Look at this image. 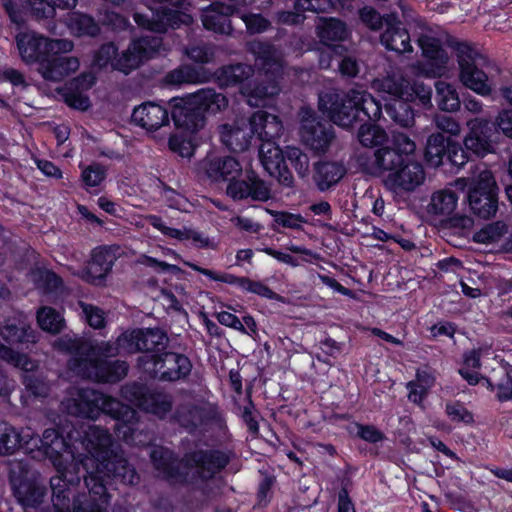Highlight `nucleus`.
<instances>
[{
    "label": "nucleus",
    "instance_id": "obj_4",
    "mask_svg": "<svg viewBox=\"0 0 512 512\" xmlns=\"http://www.w3.org/2000/svg\"><path fill=\"white\" fill-rule=\"evenodd\" d=\"M53 347L61 352L71 354L68 362L69 370L74 374L96 382L114 383L123 379L128 372L125 361H105L102 357H112L118 354V345L102 342L93 345L91 342L76 334H65L53 342Z\"/></svg>",
    "mask_w": 512,
    "mask_h": 512
},
{
    "label": "nucleus",
    "instance_id": "obj_22",
    "mask_svg": "<svg viewBox=\"0 0 512 512\" xmlns=\"http://www.w3.org/2000/svg\"><path fill=\"white\" fill-rule=\"evenodd\" d=\"M275 138L260 139L263 143L259 149V157L265 171L285 187H292L294 178L285 165L284 153L274 143Z\"/></svg>",
    "mask_w": 512,
    "mask_h": 512
},
{
    "label": "nucleus",
    "instance_id": "obj_6",
    "mask_svg": "<svg viewBox=\"0 0 512 512\" xmlns=\"http://www.w3.org/2000/svg\"><path fill=\"white\" fill-rule=\"evenodd\" d=\"M319 109L334 124L349 128L362 112L368 120L380 119L382 109L380 103L366 90L351 89L346 93L336 90L319 95Z\"/></svg>",
    "mask_w": 512,
    "mask_h": 512
},
{
    "label": "nucleus",
    "instance_id": "obj_48",
    "mask_svg": "<svg viewBox=\"0 0 512 512\" xmlns=\"http://www.w3.org/2000/svg\"><path fill=\"white\" fill-rule=\"evenodd\" d=\"M506 233V225L502 222H494L485 225L473 235V240L480 244H493L500 241Z\"/></svg>",
    "mask_w": 512,
    "mask_h": 512
},
{
    "label": "nucleus",
    "instance_id": "obj_44",
    "mask_svg": "<svg viewBox=\"0 0 512 512\" xmlns=\"http://www.w3.org/2000/svg\"><path fill=\"white\" fill-rule=\"evenodd\" d=\"M0 359L24 371H33L37 364L26 354L19 353L0 341Z\"/></svg>",
    "mask_w": 512,
    "mask_h": 512
},
{
    "label": "nucleus",
    "instance_id": "obj_47",
    "mask_svg": "<svg viewBox=\"0 0 512 512\" xmlns=\"http://www.w3.org/2000/svg\"><path fill=\"white\" fill-rule=\"evenodd\" d=\"M358 139L363 146L374 147L388 141L384 129L374 124H363L358 131Z\"/></svg>",
    "mask_w": 512,
    "mask_h": 512
},
{
    "label": "nucleus",
    "instance_id": "obj_37",
    "mask_svg": "<svg viewBox=\"0 0 512 512\" xmlns=\"http://www.w3.org/2000/svg\"><path fill=\"white\" fill-rule=\"evenodd\" d=\"M27 279L43 294L54 292L62 286V279L58 275L40 266L32 268Z\"/></svg>",
    "mask_w": 512,
    "mask_h": 512
},
{
    "label": "nucleus",
    "instance_id": "obj_21",
    "mask_svg": "<svg viewBox=\"0 0 512 512\" xmlns=\"http://www.w3.org/2000/svg\"><path fill=\"white\" fill-rule=\"evenodd\" d=\"M116 260V254L112 247H97L92 251L91 261L87 267L75 270L68 267L73 275L78 276L82 280L94 284H101L112 269Z\"/></svg>",
    "mask_w": 512,
    "mask_h": 512
},
{
    "label": "nucleus",
    "instance_id": "obj_59",
    "mask_svg": "<svg viewBox=\"0 0 512 512\" xmlns=\"http://www.w3.org/2000/svg\"><path fill=\"white\" fill-rule=\"evenodd\" d=\"M169 147L173 152L178 153L181 157L189 158L194 153V146L191 140L181 135H172L169 138Z\"/></svg>",
    "mask_w": 512,
    "mask_h": 512
},
{
    "label": "nucleus",
    "instance_id": "obj_29",
    "mask_svg": "<svg viewBox=\"0 0 512 512\" xmlns=\"http://www.w3.org/2000/svg\"><path fill=\"white\" fill-rule=\"evenodd\" d=\"M52 55L41 61L38 73L46 81L60 82L75 73L80 67V61L75 56Z\"/></svg>",
    "mask_w": 512,
    "mask_h": 512
},
{
    "label": "nucleus",
    "instance_id": "obj_26",
    "mask_svg": "<svg viewBox=\"0 0 512 512\" xmlns=\"http://www.w3.org/2000/svg\"><path fill=\"white\" fill-rule=\"evenodd\" d=\"M0 336L7 343L15 345L34 344L38 341L37 333L20 313L0 321Z\"/></svg>",
    "mask_w": 512,
    "mask_h": 512
},
{
    "label": "nucleus",
    "instance_id": "obj_20",
    "mask_svg": "<svg viewBox=\"0 0 512 512\" xmlns=\"http://www.w3.org/2000/svg\"><path fill=\"white\" fill-rule=\"evenodd\" d=\"M226 194L234 200L266 202L271 198V189L254 171H247L244 178L229 181Z\"/></svg>",
    "mask_w": 512,
    "mask_h": 512
},
{
    "label": "nucleus",
    "instance_id": "obj_53",
    "mask_svg": "<svg viewBox=\"0 0 512 512\" xmlns=\"http://www.w3.org/2000/svg\"><path fill=\"white\" fill-rule=\"evenodd\" d=\"M276 224L290 229H301L307 221L300 214H293L286 211H270Z\"/></svg>",
    "mask_w": 512,
    "mask_h": 512
},
{
    "label": "nucleus",
    "instance_id": "obj_60",
    "mask_svg": "<svg viewBox=\"0 0 512 512\" xmlns=\"http://www.w3.org/2000/svg\"><path fill=\"white\" fill-rule=\"evenodd\" d=\"M160 195L168 207L177 210L185 209L187 199L183 195L176 192L174 189L163 185Z\"/></svg>",
    "mask_w": 512,
    "mask_h": 512
},
{
    "label": "nucleus",
    "instance_id": "obj_61",
    "mask_svg": "<svg viewBox=\"0 0 512 512\" xmlns=\"http://www.w3.org/2000/svg\"><path fill=\"white\" fill-rule=\"evenodd\" d=\"M434 123L437 129L452 136H458L461 132L460 124L451 116L436 115Z\"/></svg>",
    "mask_w": 512,
    "mask_h": 512
},
{
    "label": "nucleus",
    "instance_id": "obj_24",
    "mask_svg": "<svg viewBox=\"0 0 512 512\" xmlns=\"http://www.w3.org/2000/svg\"><path fill=\"white\" fill-rule=\"evenodd\" d=\"M199 172L212 182L230 181L242 173V166L234 157L207 154L199 163Z\"/></svg>",
    "mask_w": 512,
    "mask_h": 512
},
{
    "label": "nucleus",
    "instance_id": "obj_28",
    "mask_svg": "<svg viewBox=\"0 0 512 512\" xmlns=\"http://www.w3.org/2000/svg\"><path fill=\"white\" fill-rule=\"evenodd\" d=\"M469 132L464 138L465 148L477 156H485L493 151L491 140V128L489 121L482 118H474L467 122Z\"/></svg>",
    "mask_w": 512,
    "mask_h": 512
},
{
    "label": "nucleus",
    "instance_id": "obj_13",
    "mask_svg": "<svg viewBox=\"0 0 512 512\" xmlns=\"http://www.w3.org/2000/svg\"><path fill=\"white\" fill-rule=\"evenodd\" d=\"M138 365L149 377L170 382L186 378L192 369L190 359L175 352L142 355Z\"/></svg>",
    "mask_w": 512,
    "mask_h": 512
},
{
    "label": "nucleus",
    "instance_id": "obj_31",
    "mask_svg": "<svg viewBox=\"0 0 512 512\" xmlns=\"http://www.w3.org/2000/svg\"><path fill=\"white\" fill-rule=\"evenodd\" d=\"M237 13L238 11L231 5L213 3L203 9L201 19L203 26L207 30L219 34H230L232 32L230 16L233 14L237 15Z\"/></svg>",
    "mask_w": 512,
    "mask_h": 512
},
{
    "label": "nucleus",
    "instance_id": "obj_32",
    "mask_svg": "<svg viewBox=\"0 0 512 512\" xmlns=\"http://www.w3.org/2000/svg\"><path fill=\"white\" fill-rule=\"evenodd\" d=\"M31 437V428L17 429L7 422L0 423V455L14 454L17 450L26 451V442Z\"/></svg>",
    "mask_w": 512,
    "mask_h": 512
},
{
    "label": "nucleus",
    "instance_id": "obj_51",
    "mask_svg": "<svg viewBox=\"0 0 512 512\" xmlns=\"http://www.w3.org/2000/svg\"><path fill=\"white\" fill-rule=\"evenodd\" d=\"M184 264L187 265L188 267H190L191 269H193L194 271L201 273L202 275L208 277L209 279H211L213 281L236 285L241 289L243 287L242 281L245 280V277H237L235 275L228 274V273L218 274L210 269L202 268V267H200L194 263H191V262H184Z\"/></svg>",
    "mask_w": 512,
    "mask_h": 512
},
{
    "label": "nucleus",
    "instance_id": "obj_62",
    "mask_svg": "<svg viewBox=\"0 0 512 512\" xmlns=\"http://www.w3.org/2000/svg\"><path fill=\"white\" fill-rule=\"evenodd\" d=\"M243 287L242 290L257 294L261 297L267 298V299H275L276 293L271 290L267 285L260 281H253L249 278H245L244 281H242Z\"/></svg>",
    "mask_w": 512,
    "mask_h": 512
},
{
    "label": "nucleus",
    "instance_id": "obj_15",
    "mask_svg": "<svg viewBox=\"0 0 512 512\" xmlns=\"http://www.w3.org/2000/svg\"><path fill=\"white\" fill-rule=\"evenodd\" d=\"M475 173L469 185V206L474 214L488 219L496 214L498 208L496 182L492 172L484 165H477Z\"/></svg>",
    "mask_w": 512,
    "mask_h": 512
},
{
    "label": "nucleus",
    "instance_id": "obj_34",
    "mask_svg": "<svg viewBox=\"0 0 512 512\" xmlns=\"http://www.w3.org/2000/svg\"><path fill=\"white\" fill-rule=\"evenodd\" d=\"M317 36L325 46H333V42H340L347 38L346 24L336 18H321L316 26Z\"/></svg>",
    "mask_w": 512,
    "mask_h": 512
},
{
    "label": "nucleus",
    "instance_id": "obj_52",
    "mask_svg": "<svg viewBox=\"0 0 512 512\" xmlns=\"http://www.w3.org/2000/svg\"><path fill=\"white\" fill-rule=\"evenodd\" d=\"M407 101H415L418 99L423 106L431 105L432 89L431 86L425 85L423 82L414 81L412 84L409 82L407 86Z\"/></svg>",
    "mask_w": 512,
    "mask_h": 512
},
{
    "label": "nucleus",
    "instance_id": "obj_64",
    "mask_svg": "<svg viewBox=\"0 0 512 512\" xmlns=\"http://www.w3.org/2000/svg\"><path fill=\"white\" fill-rule=\"evenodd\" d=\"M495 126L506 137L512 138V110H501L495 119Z\"/></svg>",
    "mask_w": 512,
    "mask_h": 512
},
{
    "label": "nucleus",
    "instance_id": "obj_38",
    "mask_svg": "<svg viewBox=\"0 0 512 512\" xmlns=\"http://www.w3.org/2000/svg\"><path fill=\"white\" fill-rule=\"evenodd\" d=\"M66 26L72 35L78 37H95L100 33L99 24L94 18L80 12L69 14L66 19Z\"/></svg>",
    "mask_w": 512,
    "mask_h": 512
},
{
    "label": "nucleus",
    "instance_id": "obj_35",
    "mask_svg": "<svg viewBox=\"0 0 512 512\" xmlns=\"http://www.w3.org/2000/svg\"><path fill=\"white\" fill-rule=\"evenodd\" d=\"M418 44L423 56L432 62L438 73H441L448 62V55L441 47L440 40L431 35L422 34L418 39Z\"/></svg>",
    "mask_w": 512,
    "mask_h": 512
},
{
    "label": "nucleus",
    "instance_id": "obj_18",
    "mask_svg": "<svg viewBox=\"0 0 512 512\" xmlns=\"http://www.w3.org/2000/svg\"><path fill=\"white\" fill-rule=\"evenodd\" d=\"M167 343L166 334L158 328L135 329L125 331L118 337V345L128 353L144 352L160 354Z\"/></svg>",
    "mask_w": 512,
    "mask_h": 512
},
{
    "label": "nucleus",
    "instance_id": "obj_27",
    "mask_svg": "<svg viewBox=\"0 0 512 512\" xmlns=\"http://www.w3.org/2000/svg\"><path fill=\"white\" fill-rule=\"evenodd\" d=\"M380 41L386 49L399 54L413 51L409 32L393 13L385 17V30L381 34Z\"/></svg>",
    "mask_w": 512,
    "mask_h": 512
},
{
    "label": "nucleus",
    "instance_id": "obj_63",
    "mask_svg": "<svg viewBox=\"0 0 512 512\" xmlns=\"http://www.w3.org/2000/svg\"><path fill=\"white\" fill-rule=\"evenodd\" d=\"M32 14L39 18H52L55 15L54 5L50 0H30Z\"/></svg>",
    "mask_w": 512,
    "mask_h": 512
},
{
    "label": "nucleus",
    "instance_id": "obj_25",
    "mask_svg": "<svg viewBox=\"0 0 512 512\" xmlns=\"http://www.w3.org/2000/svg\"><path fill=\"white\" fill-rule=\"evenodd\" d=\"M147 222L164 236L176 239L180 242L190 241L191 244L199 249L214 248V243L208 236L191 227H182L180 229L169 227L164 220L157 215L146 216Z\"/></svg>",
    "mask_w": 512,
    "mask_h": 512
},
{
    "label": "nucleus",
    "instance_id": "obj_12",
    "mask_svg": "<svg viewBox=\"0 0 512 512\" xmlns=\"http://www.w3.org/2000/svg\"><path fill=\"white\" fill-rule=\"evenodd\" d=\"M16 44L21 59L26 64L38 63L52 55L67 54L74 49L69 39H53L34 31L21 32L16 35Z\"/></svg>",
    "mask_w": 512,
    "mask_h": 512
},
{
    "label": "nucleus",
    "instance_id": "obj_33",
    "mask_svg": "<svg viewBox=\"0 0 512 512\" xmlns=\"http://www.w3.org/2000/svg\"><path fill=\"white\" fill-rule=\"evenodd\" d=\"M345 174L346 168L342 163L324 161L315 165L313 180L317 188L324 192L336 185Z\"/></svg>",
    "mask_w": 512,
    "mask_h": 512
},
{
    "label": "nucleus",
    "instance_id": "obj_7",
    "mask_svg": "<svg viewBox=\"0 0 512 512\" xmlns=\"http://www.w3.org/2000/svg\"><path fill=\"white\" fill-rule=\"evenodd\" d=\"M171 106V118L175 125L195 133L205 124L204 114L223 111L228 106V100L224 94L204 88L182 98H172Z\"/></svg>",
    "mask_w": 512,
    "mask_h": 512
},
{
    "label": "nucleus",
    "instance_id": "obj_17",
    "mask_svg": "<svg viewBox=\"0 0 512 512\" xmlns=\"http://www.w3.org/2000/svg\"><path fill=\"white\" fill-rule=\"evenodd\" d=\"M122 397L145 412L164 418L172 409V398L169 394L151 390L141 384L125 385L121 389Z\"/></svg>",
    "mask_w": 512,
    "mask_h": 512
},
{
    "label": "nucleus",
    "instance_id": "obj_10",
    "mask_svg": "<svg viewBox=\"0 0 512 512\" xmlns=\"http://www.w3.org/2000/svg\"><path fill=\"white\" fill-rule=\"evenodd\" d=\"M108 471L104 467L95 466V469L88 470V473L81 475L84 479L88 494H81L74 498L72 509L68 512H110V494L108 487L111 482H120L125 485H134L138 483L139 477L134 483H126L112 474L107 475Z\"/></svg>",
    "mask_w": 512,
    "mask_h": 512
},
{
    "label": "nucleus",
    "instance_id": "obj_8",
    "mask_svg": "<svg viewBox=\"0 0 512 512\" xmlns=\"http://www.w3.org/2000/svg\"><path fill=\"white\" fill-rule=\"evenodd\" d=\"M283 125L278 116L259 110L248 119L238 120L233 124L220 127L221 142L233 152H242L249 148L253 136L258 139L277 138L281 135Z\"/></svg>",
    "mask_w": 512,
    "mask_h": 512
},
{
    "label": "nucleus",
    "instance_id": "obj_14",
    "mask_svg": "<svg viewBox=\"0 0 512 512\" xmlns=\"http://www.w3.org/2000/svg\"><path fill=\"white\" fill-rule=\"evenodd\" d=\"M388 142L389 145L375 150L367 163H361L370 174L380 175L383 172H394L416 149L415 142L404 133H393Z\"/></svg>",
    "mask_w": 512,
    "mask_h": 512
},
{
    "label": "nucleus",
    "instance_id": "obj_19",
    "mask_svg": "<svg viewBox=\"0 0 512 512\" xmlns=\"http://www.w3.org/2000/svg\"><path fill=\"white\" fill-rule=\"evenodd\" d=\"M301 139L306 146L315 152H325L334 139V131L331 125H325L318 121L315 112L309 107H302Z\"/></svg>",
    "mask_w": 512,
    "mask_h": 512
},
{
    "label": "nucleus",
    "instance_id": "obj_57",
    "mask_svg": "<svg viewBox=\"0 0 512 512\" xmlns=\"http://www.w3.org/2000/svg\"><path fill=\"white\" fill-rule=\"evenodd\" d=\"M359 17L366 27L373 31H378L385 24L386 15L381 16L374 8L366 6L359 10Z\"/></svg>",
    "mask_w": 512,
    "mask_h": 512
},
{
    "label": "nucleus",
    "instance_id": "obj_43",
    "mask_svg": "<svg viewBox=\"0 0 512 512\" xmlns=\"http://www.w3.org/2000/svg\"><path fill=\"white\" fill-rule=\"evenodd\" d=\"M407 100H394L386 104L385 111L388 116L402 127H410L414 124V113Z\"/></svg>",
    "mask_w": 512,
    "mask_h": 512
},
{
    "label": "nucleus",
    "instance_id": "obj_23",
    "mask_svg": "<svg viewBox=\"0 0 512 512\" xmlns=\"http://www.w3.org/2000/svg\"><path fill=\"white\" fill-rule=\"evenodd\" d=\"M425 178L426 174L423 166L417 161L408 160L406 157L404 164L388 174L385 185L395 192H411L421 186Z\"/></svg>",
    "mask_w": 512,
    "mask_h": 512
},
{
    "label": "nucleus",
    "instance_id": "obj_56",
    "mask_svg": "<svg viewBox=\"0 0 512 512\" xmlns=\"http://www.w3.org/2000/svg\"><path fill=\"white\" fill-rule=\"evenodd\" d=\"M106 177L105 168L97 163L87 166L82 171V180L88 187H96L100 185Z\"/></svg>",
    "mask_w": 512,
    "mask_h": 512
},
{
    "label": "nucleus",
    "instance_id": "obj_36",
    "mask_svg": "<svg viewBox=\"0 0 512 512\" xmlns=\"http://www.w3.org/2000/svg\"><path fill=\"white\" fill-rule=\"evenodd\" d=\"M457 203L458 195L454 191L450 189H442L431 195L427 208L429 214L447 217L455 211Z\"/></svg>",
    "mask_w": 512,
    "mask_h": 512
},
{
    "label": "nucleus",
    "instance_id": "obj_40",
    "mask_svg": "<svg viewBox=\"0 0 512 512\" xmlns=\"http://www.w3.org/2000/svg\"><path fill=\"white\" fill-rule=\"evenodd\" d=\"M436 102L440 110L454 112L460 108V99L456 88L447 82L437 81L435 83Z\"/></svg>",
    "mask_w": 512,
    "mask_h": 512
},
{
    "label": "nucleus",
    "instance_id": "obj_49",
    "mask_svg": "<svg viewBox=\"0 0 512 512\" xmlns=\"http://www.w3.org/2000/svg\"><path fill=\"white\" fill-rule=\"evenodd\" d=\"M237 16L244 22L247 33L250 35L264 33L271 26V22L259 13L238 11Z\"/></svg>",
    "mask_w": 512,
    "mask_h": 512
},
{
    "label": "nucleus",
    "instance_id": "obj_42",
    "mask_svg": "<svg viewBox=\"0 0 512 512\" xmlns=\"http://www.w3.org/2000/svg\"><path fill=\"white\" fill-rule=\"evenodd\" d=\"M37 323L39 327L49 333L58 334L65 326L63 316L52 307H41L37 311Z\"/></svg>",
    "mask_w": 512,
    "mask_h": 512
},
{
    "label": "nucleus",
    "instance_id": "obj_41",
    "mask_svg": "<svg viewBox=\"0 0 512 512\" xmlns=\"http://www.w3.org/2000/svg\"><path fill=\"white\" fill-rule=\"evenodd\" d=\"M446 139L441 133L431 134L426 143L425 160L431 167H439L448 153Z\"/></svg>",
    "mask_w": 512,
    "mask_h": 512
},
{
    "label": "nucleus",
    "instance_id": "obj_9",
    "mask_svg": "<svg viewBox=\"0 0 512 512\" xmlns=\"http://www.w3.org/2000/svg\"><path fill=\"white\" fill-rule=\"evenodd\" d=\"M162 48V38L158 36H144L133 40L129 47L117 57L118 48L112 43L103 44L94 54L93 65L103 69L111 67L113 70L129 74L139 65L159 53Z\"/></svg>",
    "mask_w": 512,
    "mask_h": 512
},
{
    "label": "nucleus",
    "instance_id": "obj_30",
    "mask_svg": "<svg viewBox=\"0 0 512 512\" xmlns=\"http://www.w3.org/2000/svg\"><path fill=\"white\" fill-rule=\"evenodd\" d=\"M132 121L147 131H156L169 124L168 110L155 102H145L134 108Z\"/></svg>",
    "mask_w": 512,
    "mask_h": 512
},
{
    "label": "nucleus",
    "instance_id": "obj_39",
    "mask_svg": "<svg viewBox=\"0 0 512 512\" xmlns=\"http://www.w3.org/2000/svg\"><path fill=\"white\" fill-rule=\"evenodd\" d=\"M408 83L401 75L393 74L374 81L373 87L393 96L394 100H405Z\"/></svg>",
    "mask_w": 512,
    "mask_h": 512
},
{
    "label": "nucleus",
    "instance_id": "obj_5",
    "mask_svg": "<svg viewBox=\"0 0 512 512\" xmlns=\"http://www.w3.org/2000/svg\"><path fill=\"white\" fill-rule=\"evenodd\" d=\"M150 457L159 476L174 482L194 483V480L204 482L212 479L228 465L231 453L220 450H195L179 460L170 449L155 446Z\"/></svg>",
    "mask_w": 512,
    "mask_h": 512
},
{
    "label": "nucleus",
    "instance_id": "obj_2",
    "mask_svg": "<svg viewBox=\"0 0 512 512\" xmlns=\"http://www.w3.org/2000/svg\"><path fill=\"white\" fill-rule=\"evenodd\" d=\"M247 50L255 57L256 65L264 71L266 83L250 79L254 75L251 65L234 64L222 67L217 78L223 86L241 85V93L252 107L264 106L265 101L277 95L280 87L277 76L283 68L282 52L269 42L254 40L247 43Z\"/></svg>",
    "mask_w": 512,
    "mask_h": 512
},
{
    "label": "nucleus",
    "instance_id": "obj_55",
    "mask_svg": "<svg viewBox=\"0 0 512 512\" xmlns=\"http://www.w3.org/2000/svg\"><path fill=\"white\" fill-rule=\"evenodd\" d=\"M445 411L453 422L471 424L474 421L472 413L458 401L447 403Z\"/></svg>",
    "mask_w": 512,
    "mask_h": 512
},
{
    "label": "nucleus",
    "instance_id": "obj_16",
    "mask_svg": "<svg viewBox=\"0 0 512 512\" xmlns=\"http://www.w3.org/2000/svg\"><path fill=\"white\" fill-rule=\"evenodd\" d=\"M10 484L17 501L24 507L35 508L45 496V487L38 483V476L25 461H15L10 468Z\"/></svg>",
    "mask_w": 512,
    "mask_h": 512
},
{
    "label": "nucleus",
    "instance_id": "obj_11",
    "mask_svg": "<svg viewBox=\"0 0 512 512\" xmlns=\"http://www.w3.org/2000/svg\"><path fill=\"white\" fill-rule=\"evenodd\" d=\"M456 54L462 84L481 96H488L492 92V84L484 71L487 59L466 43L457 44Z\"/></svg>",
    "mask_w": 512,
    "mask_h": 512
},
{
    "label": "nucleus",
    "instance_id": "obj_54",
    "mask_svg": "<svg viewBox=\"0 0 512 512\" xmlns=\"http://www.w3.org/2000/svg\"><path fill=\"white\" fill-rule=\"evenodd\" d=\"M79 306L89 326L94 329L104 327L105 315L100 308L84 302H80Z\"/></svg>",
    "mask_w": 512,
    "mask_h": 512
},
{
    "label": "nucleus",
    "instance_id": "obj_46",
    "mask_svg": "<svg viewBox=\"0 0 512 512\" xmlns=\"http://www.w3.org/2000/svg\"><path fill=\"white\" fill-rule=\"evenodd\" d=\"M199 81V74L195 68L189 65L179 66L169 71L165 77L164 82L167 85L180 86L182 84L197 83Z\"/></svg>",
    "mask_w": 512,
    "mask_h": 512
},
{
    "label": "nucleus",
    "instance_id": "obj_50",
    "mask_svg": "<svg viewBox=\"0 0 512 512\" xmlns=\"http://www.w3.org/2000/svg\"><path fill=\"white\" fill-rule=\"evenodd\" d=\"M285 156L295 168L300 177H305L309 172V158L298 147L287 146Z\"/></svg>",
    "mask_w": 512,
    "mask_h": 512
},
{
    "label": "nucleus",
    "instance_id": "obj_58",
    "mask_svg": "<svg viewBox=\"0 0 512 512\" xmlns=\"http://www.w3.org/2000/svg\"><path fill=\"white\" fill-rule=\"evenodd\" d=\"M333 6L332 0H296L295 2V10L303 12H329Z\"/></svg>",
    "mask_w": 512,
    "mask_h": 512
},
{
    "label": "nucleus",
    "instance_id": "obj_45",
    "mask_svg": "<svg viewBox=\"0 0 512 512\" xmlns=\"http://www.w3.org/2000/svg\"><path fill=\"white\" fill-rule=\"evenodd\" d=\"M499 374L503 379L499 382L494 377L485 378L488 386L493 390L497 388V398L500 401L512 400V377L508 365H500Z\"/></svg>",
    "mask_w": 512,
    "mask_h": 512
},
{
    "label": "nucleus",
    "instance_id": "obj_1",
    "mask_svg": "<svg viewBox=\"0 0 512 512\" xmlns=\"http://www.w3.org/2000/svg\"><path fill=\"white\" fill-rule=\"evenodd\" d=\"M112 436L107 429L88 425L72 429L66 437L56 429L44 430L39 437L31 429L26 442V452L39 451L53 464L58 475L51 477L52 503L58 512L68 509L71 486L79 484L81 475L95 466L104 467L108 473L126 483L137 480V472L113 448Z\"/></svg>",
    "mask_w": 512,
    "mask_h": 512
},
{
    "label": "nucleus",
    "instance_id": "obj_3",
    "mask_svg": "<svg viewBox=\"0 0 512 512\" xmlns=\"http://www.w3.org/2000/svg\"><path fill=\"white\" fill-rule=\"evenodd\" d=\"M63 405L69 414L82 418L96 419L101 413L111 416L117 421V436L129 445L144 446L151 441L134 409L97 390L73 387Z\"/></svg>",
    "mask_w": 512,
    "mask_h": 512
}]
</instances>
